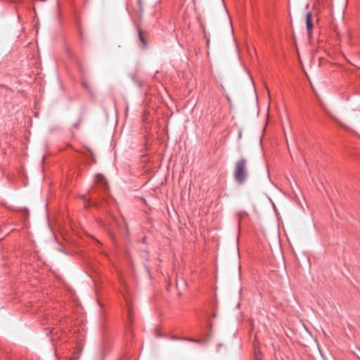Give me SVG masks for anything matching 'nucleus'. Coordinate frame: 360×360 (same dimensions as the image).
I'll list each match as a JSON object with an SVG mask.
<instances>
[{"label":"nucleus","instance_id":"obj_1","mask_svg":"<svg viewBox=\"0 0 360 360\" xmlns=\"http://www.w3.org/2000/svg\"><path fill=\"white\" fill-rule=\"evenodd\" d=\"M233 177L238 184H243L248 177V160L241 158L234 165Z\"/></svg>","mask_w":360,"mask_h":360},{"label":"nucleus","instance_id":"obj_2","mask_svg":"<svg viewBox=\"0 0 360 360\" xmlns=\"http://www.w3.org/2000/svg\"><path fill=\"white\" fill-rule=\"evenodd\" d=\"M101 189V191L105 193L108 190V184L105 176L103 174H98L95 176V186L91 190V197L97 193V190Z\"/></svg>","mask_w":360,"mask_h":360},{"label":"nucleus","instance_id":"obj_3","mask_svg":"<svg viewBox=\"0 0 360 360\" xmlns=\"http://www.w3.org/2000/svg\"><path fill=\"white\" fill-rule=\"evenodd\" d=\"M122 285L124 287V290L122 291V296L124 297L126 305L127 307V312H128V318L129 319V321L131 322V306L130 303V297L127 292V288L125 285L124 283H122Z\"/></svg>","mask_w":360,"mask_h":360},{"label":"nucleus","instance_id":"obj_4","mask_svg":"<svg viewBox=\"0 0 360 360\" xmlns=\"http://www.w3.org/2000/svg\"><path fill=\"white\" fill-rule=\"evenodd\" d=\"M306 26H307L308 37L311 38V35H312L314 24H313V21H312L311 13L310 12H308L306 15Z\"/></svg>","mask_w":360,"mask_h":360},{"label":"nucleus","instance_id":"obj_5","mask_svg":"<svg viewBox=\"0 0 360 360\" xmlns=\"http://www.w3.org/2000/svg\"><path fill=\"white\" fill-rule=\"evenodd\" d=\"M138 33H139V39L140 42L142 44V46L143 48L146 47L147 46V39L146 37V33L143 32L140 29L138 30Z\"/></svg>","mask_w":360,"mask_h":360},{"label":"nucleus","instance_id":"obj_6","mask_svg":"<svg viewBox=\"0 0 360 360\" xmlns=\"http://www.w3.org/2000/svg\"><path fill=\"white\" fill-rule=\"evenodd\" d=\"M259 355H260V352H259V349H257L256 348V347L255 346V360H260V359H259Z\"/></svg>","mask_w":360,"mask_h":360},{"label":"nucleus","instance_id":"obj_7","mask_svg":"<svg viewBox=\"0 0 360 360\" xmlns=\"http://www.w3.org/2000/svg\"><path fill=\"white\" fill-rule=\"evenodd\" d=\"M184 340H186V341H189V342H200V340H196V339H193L191 338H184Z\"/></svg>","mask_w":360,"mask_h":360},{"label":"nucleus","instance_id":"obj_8","mask_svg":"<svg viewBox=\"0 0 360 360\" xmlns=\"http://www.w3.org/2000/svg\"><path fill=\"white\" fill-rule=\"evenodd\" d=\"M325 112L327 113V115L330 117L332 118L334 121L335 122H338V119L333 115L331 114L330 112H328V110H325Z\"/></svg>","mask_w":360,"mask_h":360},{"label":"nucleus","instance_id":"obj_9","mask_svg":"<svg viewBox=\"0 0 360 360\" xmlns=\"http://www.w3.org/2000/svg\"><path fill=\"white\" fill-rule=\"evenodd\" d=\"M91 205L97 206V202H96L95 201L91 202V200H89L88 202L87 205H85V207H86L87 206H91Z\"/></svg>","mask_w":360,"mask_h":360},{"label":"nucleus","instance_id":"obj_10","mask_svg":"<svg viewBox=\"0 0 360 360\" xmlns=\"http://www.w3.org/2000/svg\"><path fill=\"white\" fill-rule=\"evenodd\" d=\"M139 7V11H143V7H142V0H138Z\"/></svg>","mask_w":360,"mask_h":360},{"label":"nucleus","instance_id":"obj_11","mask_svg":"<svg viewBox=\"0 0 360 360\" xmlns=\"http://www.w3.org/2000/svg\"><path fill=\"white\" fill-rule=\"evenodd\" d=\"M172 339V340H184V338H179V337H173Z\"/></svg>","mask_w":360,"mask_h":360}]
</instances>
